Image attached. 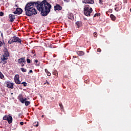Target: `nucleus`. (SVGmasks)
Returning <instances> with one entry per match:
<instances>
[{
	"label": "nucleus",
	"mask_w": 131,
	"mask_h": 131,
	"mask_svg": "<svg viewBox=\"0 0 131 131\" xmlns=\"http://www.w3.org/2000/svg\"><path fill=\"white\" fill-rule=\"evenodd\" d=\"M36 7L38 11L41 12L42 16H48L50 12L52 5L47 1L43 0L40 4L38 2H30L26 4L25 7L26 15L29 17H31L37 14V11L35 9Z\"/></svg>",
	"instance_id": "nucleus-1"
},
{
	"label": "nucleus",
	"mask_w": 131,
	"mask_h": 131,
	"mask_svg": "<svg viewBox=\"0 0 131 131\" xmlns=\"http://www.w3.org/2000/svg\"><path fill=\"white\" fill-rule=\"evenodd\" d=\"M84 15L90 17L91 16V13L93 12V9L89 5H85L83 8Z\"/></svg>",
	"instance_id": "nucleus-2"
},
{
	"label": "nucleus",
	"mask_w": 131,
	"mask_h": 131,
	"mask_svg": "<svg viewBox=\"0 0 131 131\" xmlns=\"http://www.w3.org/2000/svg\"><path fill=\"white\" fill-rule=\"evenodd\" d=\"M14 42H17V43L22 45V40L17 36H13L8 40V43L11 45V43H14Z\"/></svg>",
	"instance_id": "nucleus-3"
},
{
	"label": "nucleus",
	"mask_w": 131,
	"mask_h": 131,
	"mask_svg": "<svg viewBox=\"0 0 131 131\" xmlns=\"http://www.w3.org/2000/svg\"><path fill=\"white\" fill-rule=\"evenodd\" d=\"M9 56V52L6 51L3 55V57H1L0 59V63H3V64H7V61H6V60L8 59Z\"/></svg>",
	"instance_id": "nucleus-4"
},
{
	"label": "nucleus",
	"mask_w": 131,
	"mask_h": 131,
	"mask_svg": "<svg viewBox=\"0 0 131 131\" xmlns=\"http://www.w3.org/2000/svg\"><path fill=\"white\" fill-rule=\"evenodd\" d=\"M3 120H7L8 123L11 124L12 122L13 118L11 116L5 115L3 117Z\"/></svg>",
	"instance_id": "nucleus-5"
},
{
	"label": "nucleus",
	"mask_w": 131,
	"mask_h": 131,
	"mask_svg": "<svg viewBox=\"0 0 131 131\" xmlns=\"http://www.w3.org/2000/svg\"><path fill=\"white\" fill-rule=\"evenodd\" d=\"M18 99L19 101H20V102L22 103V104H24L25 101H27V98H23V96L22 95V94L19 95V96H18Z\"/></svg>",
	"instance_id": "nucleus-6"
},
{
	"label": "nucleus",
	"mask_w": 131,
	"mask_h": 131,
	"mask_svg": "<svg viewBox=\"0 0 131 131\" xmlns=\"http://www.w3.org/2000/svg\"><path fill=\"white\" fill-rule=\"evenodd\" d=\"M14 80L16 84H21V81L19 80V75H15Z\"/></svg>",
	"instance_id": "nucleus-7"
},
{
	"label": "nucleus",
	"mask_w": 131,
	"mask_h": 131,
	"mask_svg": "<svg viewBox=\"0 0 131 131\" xmlns=\"http://www.w3.org/2000/svg\"><path fill=\"white\" fill-rule=\"evenodd\" d=\"M22 12H23L22 9L20 8H16L15 11L13 12V14H16V15H20V14H22Z\"/></svg>",
	"instance_id": "nucleus-8"
},
{
	"label": "nucleus",
	"mask_w": 131,
	"mask_h": 131,
	"mask_svg": "<svg viewBox=\"0 0 131 131\" xmlns=\"http://www.w3.org/2000/svg\"><path fill=\"white\" fill-rule=\"evenodd\" d=\"M62 7L60 6L59 4H56L55 6H54V11H61L62 10Z\"/></svg>",
	"instance_id": "nucleus-9"
},
{
	"label": "nucleus",
	"mask_w": 131,
	"mask_h": 131,
	"mask_svg": "<svg viewBox=\"0 0 131 131\" xmlns=\"http://www.w3.org/2000/svg\"><path fill=\"white\" fill-rule=\"evenodd\" d=\"M83 4H89L90 5H93L94 2L93 0H82Z\"/></svg>",
	"instance_id": "nucleus-10"
},
{
	"label": "nucleus",
	"mask_w": 131,
	"mask_h": 131,
	"mask_svg": "<svg viewBox=\"0 0 131 131\" xmlns=\"http://www.w3.org/2000/svg\"><path fill=\"white\" fill-rule=\"evenodd\" d=\"M7 86L8 88V89H14V84L11 82H8L7 83Z\"/></svg>",
	"instance_id": "nucleus-11"
},
{
	"label": "nucleus",
	"mask_w": 131,
	"mask_h": 131,
	"mask_svg": "<svg viewBox=\"0 0 131 131\" xmlns=\"http://www.w3.org/2000/svg\"><path fill=\"white\" fill-rule=\"evenodd\" d=\"M18 64H22V63H26V60H25V57L18 59Z\"/></svg>",
	"instance_id": "nucleus-12"
},
{
	"label": "nucleus",
	"mask_w": 131,
	"mask_h": 131,
	"mask_svg": "<svg viewBox=\"0 0 131 131\" xmlns=\"http://www.w3.org/2000/svg\"><path fill=\"white\" fill-rule=\"evenodd\" d=\"M9 17L10 19V22H14V20H15V15L12 14H9Z\"/></svg>",
	"instance_id": "nucleus-13"
},
{
	"label": "nucleus",
	"mask_w": 131,
	"mask_h": 131,
	"mask_svg": "<svg viewBox=\"0 0 131 131\" xmlns=\"http://www.w3.org/2000/svg\"><path fill=\"white\" fill-rule=\"evenodd\" d=\"M68 18L71 20H74V16L72 13H69L68 14Z\"/></svg>",
	"instance_id": "nucleus-14"
},
{
	"label": "nucleus",
	"mask_w": 131,
	"mask_h": 131,
	"mask_svg": "<svg viewBox=\"0 0 131 131\" xmlns=\"http://www.w3.org/2000/svg\"><path fill=\"white\" fill-rule=\"evenodd\" d=\"M110 18L112 21H115L116 20V17L112 14L110 15Z\"/></svg>",
	"instance_id": "nucleus-15"
},
{
	"label": "nucleus",
	"mask_w": 131,
	"mask_h": 131,
	"mask_svg": "<svg viewBox=\"0 0 131 131\" xmlns=\"http://www.w3.org/2000/svg\"><path fill=\"white\" fill-rule=\"evenodd\" d=\"M77 54L78 56H83L84 52L83 51H77Z\"/></svg>",
	"instance_id": "nucleus-16"
},
{
	"label": "nucleus",
	"mask_w": 131,
	"mask_h": 131,
	"mask_svg": "<svg viewBox=\"0 0 131 131\" xmlns=\"http://www.w3.org/2000/svg\"><path fill=\"white\" fill-rule=\"evenodd\" d=\"M81 24H82L81 21H78L76 22V25H77V26H78V28H79V27H80V26H81Z\"/></svg>",
	"instance_id": "nucleus-17"
},
{
	"label": "nucleus",
	"mask_w": 131,
	"mask_h": 131,
	"mask_svg": "<svg viewBox=\"0 0 131 131\" xmlns=\"http://www.w3.org/2000/svg\"><path fill=\"white\" fill-rule=\"evenodd\" d=\"M24 104H25V106H29L30 104V101L25 100L24 101Z\"/></svg>",
	"instance_id": "nucleus-18"
},
{
	"label": "nucleus",
	"mask_w": 131,
	"mask_h": 131,
	"mask_svg": "<svg viewBox=\"0 0 131 131\" xmlns=\"http://www.w3.org/2000/svg\"><path fill=\"white\" fill-rule=\"evenodd\" d=\"M45 72L47 73V75H48V76H51V73L49 72L48 69H45Z\"/></svg>",
	"instance_id": "nucleus-19"
},
{
	"label": "nucleus",
	"mask_w": 131,
	"mask_h": 131,
	"mask_svg": "<svg viewBox=\"0 0 131 131\" xmlns=\"http://www.w3.org/2000/svg\"><path fill=\"white\" fill-rule=\"evenodd\" d=\"M20 70L21 71H22V72H26L27 71V70H26V69H25L24 68H20Z\"/></svg>",
	"instance_id": "nucleus-20"
},
{
	"label": "nucleus",
	"mask_w": 131,
	"mask_h": 131,
	"mask_svg": "<svg viewBox=\"0 0 131 131\" xmlns=\"http://www.w3.org/2000/svg\"><path fill=\"white\" fill-rule=\"evenodd\" d=\"M59 106L60 107L61 109L64 110V106H63V104H62V103H59Z\"/></svg>",
	"instance_id": "nucleus-21"
},
{
	"label": "nucleus",
	"mask_w": 131,
	"mask_h": 131,
	"mask_svg": "<svg viewBox=\"0 0 131 131\" xmlns=\"http://www.w3.org/2000/svg\"><path fill=\"white\" fill-rule=\"evenodd\" d=\"M34 62H35V63H36V66H39V63H38V60L37 59H35L34 60Z\"/></svg>",
	"instance_id": "nucleus-22"
},
{
	"label": "nucleus",
	"mask_w": 131,
	"mask_h": 131,
	"mask_svg": "<svg viewBox=\"0 0 131 131\" xmlns=\"http://www.w3.org/2000/svg\"><path fill=\"white\" fill-rule=\"evenodd\" d=\"M21 84H23L24 86H27V83L26 82H23L20 83Z\"/></svg>",
	"instance_id": "nucleus-23"
},
{
	"label": "nucleus",
	"mask_w": 131,
	"mask_h": 131,
	"mask_svg": "<svg viewBox=\"0 0 131 131\" xmlns=\"http://www.w3.org/2000/svg\"><path fill=\"white\" fill-rule=\"evenodd\" d=\"M31 62V60L29 58H27V63H28V64H30Z\"/></svg>",
	"instance_id": "nucleus-24"
},
{
	"label": "nucleus",
	"mask_w": 131,
	"mask_h": 131,
	"mask_svg": "<svg viewBox=\"0 0 131 131\" xmlns=\"http://www.w3.org/2000/svg\"><path fill=\"white\" fill-rule=\"evenodd\" d=\"M113 10L112 9H110L108 10V11L106 12V13H109V14H111L112 13Z\"/></svg>",
	"instance_id": "nucleus-25"
},
{
	"label": "nucleus",
	"mask_w": 131,
	"mask_h": 131,
	"mask_svg": "<svg viewBox=\"0 0 131 131\" xmlns=\"http://www.w3.org/2000/svg\"><path fill=\"white\" fill-rule=\"evenodd\" d=\"M4 75H3V73H2L1 72H0V78H1L2 79H3V78H4Z\"/></svg>",
	"instance_id": "nucleus-26"
},
{
	"label": "nucleus",
	"mask_w": 131,
	"mask_h": 131,
	"mask_svg": "<svg viewBox=\"0 0 131 131\" xmlns=\"http://www.w3.org/2000/svg\"><path fill=\"white\" fill-rule=\"evenodd\" d=\"M4 15H5V13H4V12H0V17H3V16H4Z\"/></svg>",
	"instance_id": "nucleus-27"
},
{
	"label": "nucleus",
	"mask_w": 131,
	"mask_h": 131,
	"mask_svg": "<svg viewBox=\"0 0 131 131\" xmlns=\"http://www.w3.org/2000/svg\"><path fill=\"white\" fill-rule=\"evenodd\" d=\"M94 36H95V37H97V36H98V33L97 32H94Z\"/></svg>",
	"instance_id": "nucleus-28"
},
{
	"label": "nucleus",
	"mask_w": 131,
	"mask_h": 131,
	"mask_svg": "<svg viewBox=\"0 0 131 131\" xmlns=\"http://www.w3.org/2000/svg\"><path fill=\"white\" fill-rule=\"evenodd\" d=\"M101 49H100V48H98V49H97V52H98L99 53H101Z\"/></svg>",
	"instance_id": "nucleus-29"
},
{
	"label": "nucleus",
	"mask_w": 131,
	"mask_h": 131,
	"mask_svg": "<svg viewBox=\"0 0 131 131\" xmlns=\"http://www.w3.org/2000/svg\"><path fill=\"white\" fill-rule=\"evenodd\" d=\"M73 61H74V60H75V58H77V59L78 57H77L76 56H74L73 57Z\"/></svg>",
	"instance_id": "nucleus-30"
},
{
	"label": "nucleus",
	"mask_w": 131,
	"mask_h": 131,
	"mask_svg": "<svg viewBox=\"0 0 131 131\" xmlns=\"http://www.w3.org/2000/svg\"><path fill=\"white\" fill-rule=\"evenodd\" d=\"M99 4H102L103 3V0H99Z\"/></svg>",
	"instance_id": "nucleus-31"
},
{
	"label": "nucleus",
	"mask_w": 131,
	"mask_h": 131,
	"mask_svg": "<svg viewBox=\"0 0 131 131\" xmlns=\"http://www.w3.org/2000/svg\"><path fill=\"white\" fill-rule=\"evenodd\" d=\"M0 47H3V42L0 41Z\"/></svg>",
	"instance_id": "nucleus-32"
},
{
	"label": "nucleus",
	"mask_w": 131,
	"mask_h": 131,
	"mask_svg": "<svg viewBox=\"0 0 131 131\" xmlns=\"http://www.w3.org/2000/svg\"><path fill=\"white\" fill-rule=\"evenodd\" d=\"M20 125H23L24 124V122H20Z\"/></svg>",
	"instance_id": "nucleus-33"
},
{
	"label": "nucleus",
	"mask_w": 131,
	"mask_h": 131,
	"mask_svg": "<svg viewBox=\"0 0 131 131\" xmlns=\"http://www.w3.org/2000/svg\"><path fill=\"white\" fill-rule=\"evenodd\" d=\"M32 54H35V51L32 50Z\"/></svg>",
	"instance_id": "nucleus-34"
},
{
	"label": "nucleus",
	"mask_w": 131,
	"mask_h": 131,
	"mask_svg": "<svg viewBox=\"0 0 131 131\" xmlns=\"http://www.w3.org/2000/svg\"><path fill=\"white\" fill-rule=\"evenodd\" d=\"M20 66H21V67H24V63H22L21 64Z\"/></svg>",
	"instance_id": "nucleus-35"
},
{
	"label": "nucleus",
	"mask_w": 131,
	"mask_h": 131,
	"mask_svg": "<svg viewBox=\"0 0 131 131\" xmlns=\"http://www.w3.org/2000/svg\"><path fill=\"white\" fill-rule=\"evenodd\" d=\"M33 71H32V70H30L29 71V73H33Z\"/></svg>",
	"instance_id": "nucleus-36"
},
{
	"label": "nucleus",
	"mask_w": 131,
	"mask_h": 131,
	"mask_svg": "<svg viewBox=\"0 0 131 131\" xmlns=\"http://www.w3.org/2000/svg\"><path fill=\"white\" fill-rule=\"evenodd\" d=\"M115 11H117V12H118V9H117V8H115Z\"/></svg>",
	"instance_id": "nucleus-37"
},
{
	"label": "nucleus",
	"mask_w": 131,
	"mask_h": 131,
	"mask_svg": "<svg viewBox=\"0 0 131 131\" xmlns=\"http://www.w3.org/2000/svg\"><path fill=\"white\" fill-rule=\"evenodd\" d=\"M97 16H98V14L96 13V14L94 15V17H97Z\"/></svg>",
	"instance_id": "nucleus-38"
},
{
	"label": "nucleus",
	"mask_w": 131,
	"mask_h": 131,
	"mask_svg": "<svg viewBox=\"0 0 131 131\" xmlns=\"http://www.w3.org/2000/svg\"><path fill=\"white\" fill-rule=\"evenodd\" d=\"M34 57H36V54L35 53L34 54Z\"/></svg>",
	"instance_id": "nucleus-39"
},
{
	"label": "nucleus",
	"mask_w": 131,
	"mask_h": 131,
	"mask_svg": "<svg viewBox=\"0 0 131 131\" xmlns=\"http://www.w3.org/2000/svg\"><path fill=\"white\" fill-rule=\"evenodd\" d=\"M46 82H47V84H49V82H48V81H46Z\"/></svg>",
	"instance_id": "nucleus-40"
},
{
	"label": "nucleus",
	"mask_w": 131,
	"mask_h": 131,
	"mask_svg": "<svg viewBox=\"0 0 131 131\" xmlns=\"http://www.w3.org/2000/svg\"><path fill=\"white\" fill-rule=\"evenodd\" d=\"M51 100H54V97H52V98H51Z\"/></svg>",
	"instance_id": "nucleus-41"
},
{
	"label": "nucleus",
	"mask_w": 131,
	"mask_h": 131,
	"mask_svg": "<svg viewBox=\"0 0 131 131\" xmlns=\"http://www.w3.org/2000/svg\"><path fill=\"white\" fill-rule=\"evenodd\" d=\"M36 127L38 126V124L36 125Z\"/></svg>",
	"instance_id": "nucleus-42"
},
{
	"label": "nucleus",
	"mask_w": 131,
	"mask_h": 131,
	"mask_svg": "<svg viewBox=\"0 0 131 131\" xmlns=\"http://www.w3.org/2000/svg\"><path fill=\"white\" fill-rule=\"evenodd\" d=\"M43 117H44L43 115H42V116H41V117H42V118H43Z\"/></svg>",
	"instance_id": "nucleus-43"
},
{
	"label": "nucleus",
	"mask_w": 131,
	"mask_h": 131,
	"mask_svg": "<svg viewBox=\"0 0 131 131\" xmlns=\"http://www.w3.org/2000/svg\"><path fill=\"white\" fill-rule=\"evenodd\" d=\"M1 35H2V36H3V33H1Z\"/></svg>",
	"instance_id": "nucleus-44"
},
{
	"label": "nucleus",
	"mask_w": 131,
	"mask_h": 131,
	"mask_svg": "<svg viewBox=\"0 0 131 131\" xmlns=\"http://www.w3.org/2000/svg\"><path fill=\"white\" fill-rule=\"evenodd\" d=\"M20 115H21V114H19V116H20Z\"/></svg>",
	"instance_id": "nucleus-45"
},
{
	"label": "nucleus",
	"mask_w": 131,
	"mask_h": 131,
	"mask_svg": "<svg viewBox=\"0 0 131 131\" xmlns=\"http://www.w3.org/2000/svg\"><path fill=\"white\" fill-rule=\"evenodd\" d=\"M130 12H131V8L130 9Z\"/></svg>",
	"instance_id": "nucleus-46"
},
{
	"label": "nucleus",
	"mask_w": 131,
	"mask_h": 131,
	"mask_svg": "<svg viewBox=\"0 0 131 131\" xmlns=\"http://www.w3.org/2000/svg\"><path fill=\"white\" fill-rule=\"evenodd\" d=\"M11 95H13V93H11Z\"/></svg>",
	"instance_id": "nucleus-47"
},
{
	"label": "nucleus",
	"mask_w": 131,
	"mask_h": 131,
	"mask_svg": "<svg viewBox=\"0 0 131 131\" xmlns=\"http://www.w3.org/2000/svg\"><path fill=\"white\" fill-rule=\"evenodd\" d=\"M115 7H116V5H115Z\"/></svg>",
	"instance_id": "nucleus-48"
},
{
	"label": "nucleus",
	"mask_w": 131,
	"mask_h": 131,
	"mask_svg": "<svg viewBox=\"0 0 131 131\" xmlns=\"http://www.w3.org/2000/svg\"><path fill=\"white\" fill-rule=\"evenodd\" d=\"M106 14H108V13L106 12Z\"/></svg>",
	"instance_id": "nucleus-49"
}]
</instances>
